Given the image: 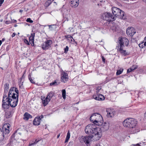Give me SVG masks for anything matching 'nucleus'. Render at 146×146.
Segmentation results:
<instances>
[{"label":"nucleus","instance_id":"obj_1","mask_svg":"<svg viewBox=\"0 0 146 146\" xmlns=\"http://www.w3.org/2000/svg\"><path fill=\"white\" fill-rule=\"evenodd\" d=\"M3 97H5L8 104H10L12 107H15L18 101L19 91L16 88H11L8 94V97L6 94H4Z\"/></svg>","mask_w":146,"mask_h":146},{"label":"nucleus","instance_id":"obj_2","mask_svg":"<svg viewBox=\"0 0 146 146\" xmlns=\"http://www.w3.org/2000/svg\"><path fill=\"white\" fill-rule=\"evenodd\" d=\"M85 131L88 134L91 135L94 137V141L99 139L102 134L100 129L96 127L94 124H89L86 126Z\"/></svg>","mask_w":146,"mask_h":146},{"label":"nucleus","instance_id":"obj_3","mask_svg":"<svg viewBox=\"0 0 146 146\" xmlns=\"http://www.w3.org/2000/svg\"><path fill=\"white\" fill-rule=\"evenodd\" d=\"M136 120L133 118H127L125 119L123 122L124 126L130 128H134L137 124Z\"/></svg>","mask_w":146,"mask_h":146},{"label":"nucleus","instance_id":"obj_4","mask_svg":"<svg viewBox=\"0 0 146 146\" xmlns=\"http://www.w3.org/2000/svg\"><path fill=\"white\" fill-rule=\"evenodd\" d=\"M112 11L113 14L115 17H119V18L125 19L126 17L125 16V13L119 8L115 7H113L112 8Z\"/></svg>","mask_w":146,"mask_h":146},{"label":"nucleus","instance_id":"obj_5","mask_svg":"<svg viewBox=\"0 0 146 146\" xmlns=\"http://www.w3.org/2000/svg\"><path fill=\"white\" fill-rule=\"evenodd\" d=\"M10 126L9 123L5 124L3 126L2 130L0 128V141H2L4 139V134H8L9 132V128Z\"/></svg>","mask_w":146,"mask_h":146},{"label":"nucleus","instance_id":"obj_6","mask_svg":"<svg viewBox=\"0 0 146 146\" xmlns=\"http://www.w3.org/2000/svg\"><path fill=\"white\" fill-rule=\"evenodd\" d=\"M119 44L117 46L124 47L127 46L129 44L128 40L125 37H119L118 38Z\"/></svg>","mask_w":146,"mask_h":146},{"label":"nucleus","instance_id":"obj_7","mask_svg":"<svg viewBox=\"0 0 146 146\" xmlns=\"http://www.w3.org/2000/svg\"><path fill=\"white\" fill-rule=\"evenodd\" d=\"M103 19L104 20L110 22L112 20H115L116 17H114L112 14L110 13L106 12L104 13L103 15Z\"/></svg>","mask_w":146,"mask_h":146},{"label":"nucleus","instance_id":"obj_8","mask_svg":"<svg viewBox=\"0 0 146 146\" xmlns=\"http://www.w3.org/2000/svg\"><path fill=\"white\" fill-rule=\"evenodd\" d=\"M52 42L51 40H48L45 41L43 43L42 45V47L43 49L47 50L51 47V45L52 44Z\"/></svg>","mask_w":146,"mask_h":146},{"label":"nucleus","instance_id":"obj_9","mask_svg":"<svg viewBox=\"0 0 146 146\" xmlns=\"http://www.w3.org/2000/svg\"><path fill=\"white\" fill-rule=\"evenodd\" d=\"M135 33V30L133 27H129L127 28L126 33L128 36L132 37Z\"/></svg>","mask_w":146,"mask_h":146},{"label":"nucleus","instance_id":"obj_10","mask_svg":"<svg viewBox=\"0 0 146 146\" xmlns=\"http://www.w3.org/2000/svg\"><path fill=\"white\" fill-rule=\"evenodd\" d=\"M82 139L84 142L87 145L89 144L90 141L93 140L92 139L94 140V137L91 136H82Z\"/></svg>","mask_w":146,"mask_h":146},{"label":"nucleus","instance_id":"obj_11","mask_svg":"<svg viewBox=\"0 0 146 146\" xmlns=\"http://www.w3.org/2000/svg\"><path fill=\"white\" fill-rule=\"evenodd\" d=\"M99 117H98V118H97L96 120L95 123H94V124H96L99 126H101L103 124V118L101 115H99Z\"/></svg>","mask_w":146,"mask_h":146},{"label":"nucleus","instance_id":"obj_12","mask_svg":"<svg viewBox=\"0 0 146 146\" xmlns=\"http://www.w3.org/2000/svg\"><path fill=\"white\" fill-rule=\"evenodd\" d=\"M68 79V76L67 74L64 72H63L61 74V81L64 82H65Z\"/></svg>","mask_w":146,"mask_h":146},{"label":"nucleus","instance_id":"obj_13","mask_svg":"<svg viewBox=\"0 0 146 146\" xmlns=\"http://www.w3.org/2000/svg\"><path fill=\"white\" fill-rule=\"evenodd\" d=\"M35 36V33H31V36L29 38V43L28 41V45H29V44H30L32 46H33L34 45V39Z\"/></svg>","mask_w":146,"mask_h":146},{"label":"nucleus","instance_id":"obj_14","mask_svg":"<svg viewBox=\"0 0 146 146\" xmlns=\"http://www.w3.org/2000/svg\"><path fill=\"white\" fill-rule=\"evenodd\" d=\"M5 97H3V102L2 104L3 108L4 109H8L10 106V104H8V102L6 100Z\"/></svg>","mask_w":146,"mask_h":146},{"label":"nucleus","instance_id":"obj_15","mask_svg":"<svg viewBox=\"0 0 146 146\" xmlns=\"http://www.w3.org/2000/svg\"><path fill=\"white\" fill-rule=\"evenodd\" d=\"M106 112H107V116L108 117H112L115 113V111H113V109H111L109 108L107 109Z\"/></svg>","mask_w":146,"mask_h":146},{"label":"nucleus","instance_id":"obj_16","mask_svg":"<svg viewBox=\"0 0 146 146\" xmlns=\"http://www.w3.org/2000/svg\"><path fill=\"white\" fill-rule=\"evenodd\" d=\"M79 3V0H71L70 2V5L72 7H77Z\"/></svg>","mask_w":146,"mask_h":146},{"label":"nucleus","instance_id":"obj_17","mask_svg":"<svg viewBox=\"0 0 146 146\" xmlns=\"http://www.w3.org/2000/svg\"><path fill=\"white\" fill-rule=\"evenodd\" d=\"M92 97L93 98L97 100H102L104 99V96L101 94H100L98 96L94 95Z\"/></svg>","mask_w":146,"mask_h":146},{"label":"nucleus","instance_id":"obj_18","mask_svg":"<svg viewBox=\"0 0 146 146\" xmlns=\"http://www.w3.org/2000/svg\"><path fill=\"white\" fill-rule=\"evenodd\" d=\"M40 117H36L33 120V123L35 125H40Z\"/></svg>","mask_w":146,"mask_h":146},{"label":"nucleus","instance_id":"obj_19","mask_svg":"<svg viewBox=\"0 0 146 146\" xmlns=\"http://www.w3.org/2000/svg\"><path fill=\"white\" fill-rule=\"evenodd\" d=\"M123 47L121 46H116V48L117 50L120 53L124 55H126L127 54L126 53V50H123Z\"/></svg>","mask_w":146,"mask_h":146},{"label":"nucleus","instance_id":"obj_20","mask_svg":"<svg viewBox=\"0 0 146 146\" xmlns=\"http://www.w3.org/2000/svg\"><path fill=\"white\" fill-rule=\"evenodd\" d=\"M12 110L9 109H8L5 112V116L7 118H8L12 116Z\"/></svg>","mask_w":146,"mask_h":146},{"label":"nucleus","instance_id":"obj_21","mask_svg":"<svg viewBox=\"0 0 146 146\" xmlns=\"http://www.w3.org/2000/svg\"><path fill=\"white\" fill-rule=\"evenodd\" d=\"M24 76L23 75L21 78L19 80V85L20 88H22L23 87V83L24 81Z\"/></svg>","mask_w":146,"mask_h":146},{"label":"nucleus","instance_id":"obj_22","mask_svg":"<svg viewBox=\"0 0 146 146\" xmlns=\"http://www.w3.org/2000/svg\"><path fill=\"white\" fill-rule=\"evenodd\" d=\"M42 104L44 105V106H46L48 104L49 102L50 101V100L47 97H46L44 100H43L42 99Z\"/></svg>","mask_w":146,"mask_h":146},{"label":"nucleus","instance_id":"obj_23","mask_svg":"<svg viewBox=\"0 0 146 146\" xmlns=\"http://www.w3.org/2000/svg\"><path fill=\"white\" fill-rule=\"evenodd\" d=\"M95 113H94L90 116V121H92V122L93 123H95L96 121V115H95Z\"/></svg>","mask_w":146,"mask_h":146},{"label":"nucleus","instance_id":"obj_24","mask_svg":"<svg viewBox=\"0 0 146 146\" xmlns=\"http://www.w3.org/2000/svg\"><path fill=\"white\" fill-rule=\"evenodd\" d=\"M4 94H5L7 93L8 91L9 90V85L8 84H7V83H6L5 84L4 86Z\"/></svg>","mask_w":146,"mask_h":146},{"label":"nucleus","instance_id":"obj_25","mask_svg":"<svg viewBox=\"0 0 146 146\" xmlns=\"http://www.w3.org/2000/svg\"><path fill=\"white\" fill-rule=\"evenodd\" d=\"M54 94V93L52 92H50L48 94L47 97L50 100L51 98L53 96Z\"/></svg>","mask_w":146,"mask_h":146},{"label":"nucleus","instance_id":"obj_26","mask_svg":"<svg viewBox=\"0 0 146 146\" xmlns=\"http://www.w3.org/2000/svg\"><path fill=\"white\" fill-rule=\"evenodd\" d=\"M103 128L105 130H107L109 129L108 123L105 122L104 124L102 125Z\"/></svg>","mask_w":146,"mask_h":146},{"label":"nucleus","instance_id":"obj_27","mask_svg":"<svg viewBox=\"0 0 146 146\" xmlns=\"http://www.w3.org/2000/svg\"><path fill=\"white\" fill-rule=\"evenodd\" d=\"M66 92L65 89H63L62 90V95L63 98L65 99L66 98Z\"/></svg>","mask_w":146,"mask_h":146},{"label":"nucleus","instance_id":"obj_28","mask_svg":"<svg viewBox=\"0 0 146 146\" xmlns=\"http://www.w3.org/2000/svg\"><path fill=\"white\" fill-rule=\"evenodd\" d=\"M123 68H121L119 70H117L116 72L117 75H119L121 74L123 72Z\"/></svg>","mask_w":146,"mask_h":146},{"label":"nucleus","instance_id":"obj_29","mask_svg":"<svg viewBox=\"0 0 146 146\" xmlns=\"http://www.w3.org/2000/svg\"><path fill=\"white\" fill-rule=\"evenodd\" d=\"M39 140H37L36 139L35 142L33 143H29V146H31L32 145H36L39 141Z\"/></svg>","mask_w":146,"mask_h":146},{"label":"nucleus","instance_id":"obj_30","mask_svg":"<svg viewBox=\"0 0 146 146\" xmlns=\"http://www.w3.org/2000/svg\"><path fill=\"white\" fill-rule=\"evenodd\" d=\"M52 0H48L45 3V5L46 6H49L51 3L52 1Z\"/></svg>","mask_w":146,"mask_h":146},{"label":"nucleus","instance_id":"obj_31","mask_svg":"<svg viewBox=\"0 0 146 146\" xmlns=\"http://www.w3.org/2000/svg\"><path fill=\"white\" fill-rule=\"evenodd\" d=\"M23 118L25 121L27 120V112H26L24 114Z\"/></svg>","mask_w":146,"mask_h":146},{"label":"nucleus","instance_id":"obj_32","mask_svg":"<svg viewBox=\"0 0 146 146\" xmlns=\"http://www.w3.org/2000/svg\"><path fill=\"white\" fill-rule=\"evenodd\" d=\"M58 83L56 81H55L54 82L51 83L50 85L51 86H55L58 85Z\"/></svg>","mask_w":146,"mask_h":146},{"label":"nucleus","instance_id":"obj_33","mask_svg":"<svg viewBox=\"0 0 146 146\" xmlns=\"http://www.w3.org/2000/svg\"><path fill=\"white\" fill-rule=\"evenodd\" d=\"M29 80L30 81V82L32 83H34L35 82L33 80V79H32V78L31 77H30V75H29Z\"/></svg>","mask_w":146,"mask_h":146},{"label":"nucleus","instance_id":"obj_34","mask_svg":"<svg viewBox=\"0 0 146 146\" xmlns=\"http://www.w3.org/2000/svg\"><path fill=\"white\" fill-rule=\"evenodd\" d=\"M68 46H66V48L64 49V52L65 53H66L68 50Z\"/></svg>","mask_w":146,"mask_h":146},{"label":"nucleus","instance_id":"obj_35","mask_svg":"<svg viewBox=\"0 0 146 146\" xmlns=\"http://www.w3.org/2000/svg\"><path fill=\"white\" fill-rule=\"evenodd\" d=\"M143 42L139 44V46L140 48H143L144 47V46L143 45Z\"/></svg>","mask_w":146,"mask_h":146},{"label":"nucleus","instance_id":"obj_36","mask_svg":"<svg viewBox=\"0 0 146 146\" xmlns=\"http://www.w3.org/2000/svg\"><path fill=\"white\" fill-rule=\"evenodd\" d=\"M95 115H96L95 116V118L96 120L97 119V118H98V117H99V115H101L100 114L98 113H95Z\"/></svg>","mask_w":146,"mask_h":146},{"label":"nucleus","instance_id":"obj_37","mask_svg":"<svg viewBox=\"0 0 146 146\" xmlns=\"http://www.w3.org/2000/svg\"><path fill=\"white\" fill-rule=\"evenodd\" d=\"M70 137V133L68 131L67 133L66 138L69 139Z\"/></svg>","mask_w":146,"mask_h":146},{"label":"nucleus","instance_id":"obj_38","mask_svg":"<svg viewBox=\"0 0 146 146\" xmlns=\"http://www.w3.org/2000/svg\"><path fill=\"white\" fill-rule=\"evenodd\" d=\"M133 70L131 68H129V69H128L127 70V73H128L130 72H132Z\"/></svg>","mask_w":146,"mask_h":146},{"label":"nucleus","instance_id":"obj_39","mask_svg":"<svg viewBox=\"0 0 146 146\" xmlns=\"http://www.w3.org/2000/svg\"><path fill=\"white\" fill-rule=\"evenodd\" d=\"M66 37L69 40L70 38L73 39V38L70 35H68Z\"/></svg>","mask_w":146,"mask_h":146},{"label":"nucleus","instance_id":"obj_40","mask_svg":"<svg viewBox=\"0 0 146 146\" xmlns=\"http://www.w3.org/2000/svg\"><path fill=\"white\" fill-rule=\"evenodd\" d=\"M132 69V70L133 71L134 70H135L137 68V67H136V66H133L132 67H131Z\"/></svg>","mask_w":146,"mask_h":146},{"label":"nucleus","instance_id":"obj_41","mask_svg":"<svg viewBox=\"0 0 146 146\" xmlns=\"http://www.w3.org/2000/svg\"><path fill=\"white\" fill-rule=\"evenodd\" d=\"M33 22V21L31 20L30 18H28V22L32 23Z\"/></svg>","mask_w":146,"mask_h":146},{"label":"nucleus","instance_id":"obj_42","mask_svg":"<svg viewBox=\"0 0 146 146\" xmlns=\"http://www.w3.org/2000/svg\"><path fill=\"white\" fill-rule=\"evenodd\" d=\"M102 61L104 63H105V59L104 58V57L103 56H102Z\"/></svg>","mask_w":146,"mask_h":146},{"label":"nucleus","instance_id":"obj_43","mask_svg":"<svg viewBox=\"0 0 146 146\" xmlns=\"http://www.w3.org/2000/svg\"><path fill=\"white\" fill-rule=\"evenodd\" d=\"M48 26L49 27V29L50 30H53V29L52 27V25H49Z\"/></svg>","mask_w":146,"mask_h":146},{"label":"nucleus","instance_id":"obj_44","mask_svg":"<svg viewBox=\"0 0 146 146\" xmlns=\"http://www.w3.org/2000/svg\"><path fill=\"white\" fill-rule=\"evenodd\" d=\"M145 39L146 40V41L144 42H143V45L144 46V47L145 46H146V37H145Z\"/></svg>","mask_w":146,"mask_h":146},{"label":"nucleus","instance_id":"obj_45","mask_svg":"<svg viewBox=\"0 0 146 146\" xmlns=\"http://www.w3.org/2000/svg\"><path fill=\"white\" fill-rule=\"evenodd\" d=\"M23 40L25 43L26 44H27V40L25 38H24Z\"/></svg>","mask_w":146,"mask_h":146},{"label":"nucleus","instance_id":"obj_46","mask_svg":"<svg viewBox=\"0 0 146 146\" xmlns=\"http://www.w3.org/2000/svg\"><path fill=\"white\" fill-rule=\"evenodd\" d=\"M32 117L31 115L28 113V119H29V118H31Z\"/></svg>","mask_w":146,"mask_h":146},{"label":"nucleus","instance_id":"obj_47","mask_svg":"<svg viewBox=\"0 0 146 146\" xmlns=\"http://www.w3.org/2000/svg\"><path fill=\"white\" fill-rule=\"evenodd\" d=\"M4 0H0V4L1 5L4 2Z\"/></svg>","mask_w":146,"mask_h":146},{"label":"nucleus","instance_id":"obj_48","mask_svg":"<svg viewBox=\"0 0 146 146\" xmlns=\"http://www.w3.org/2000/svg\"><path fill=\"white\" fill-rule=\"evenodd\" d=\"M69 139H67L66 138L65 143H67V142H68Z\"/></svg>","mask_w":146,"mask_h":146},{"label":"nucleus","instance_id":"obj_49","mask_svg":"<svg viewBox=\"0 0 146 146\" xmlns=\"http://www.w3.org/2000/svg\"><path fill=\"white\" fill-rule=\"evenodd\" d=\"M39 117H40V120L42 118H43V116L42 115H41L40 116H39Z\"/></svg>","mask_w":146,"mask_h":146},{"label":"nucleus","instance_id":"obj_50","mask_svg":"<svg viewBox=\"0 0 146 146\" xmlns=\"http://www.w3.org/2000/svg\"><path fill=\"white\" fill-rule=\"evenodd\" d=\"M15 35V33H13L12 35V37H14Z\"/></svg>","mask_w":146,"mask_h":146},{"label":"nucleus","instance_id":"obj_51","mask_svg":"<svg viewBox=\"0 0 146 146\" xmlns=\"http://www.w3.org/2000/svg\"><path fill=\"white\" fill-rule=\"evenodd\" d=\"M95 146H100V145L98 143Z\"/></svg>","mask_w":146,"mask_h":146},{"label":"nucleus","instance_id":"obj_52","mask_svg":"<svg viewBox=\"0 0 146 146\" xmlns=\"http://www.w3.org/2000/svg\"><path fill=\"white\" fill-rule=\"evenodd\" d=\"M69 144L70 145H72V142H70L69 143Z\"/></svg>","mask_w":146,"mask_h":146},{"label":"nucleus","instance_id":"obj_53","mask_svg":"<svg viewBox=\"0 0 146 146\" xmlns=\"http://www.w3.org/2000/svg\"><path fill=\"white\" fill-rule=\"evenodd\" d=\"M5 23L7 24H9V23H8V21H6L5 22Z\"/></svg>","mask_w":146,"mask_h":146},{"label":"nucleus","instance_id":"obj_54","mask_svg":"<svg viewBox=\"0 0 146 146\" xmlns=\"http://www.w3.org/2000/svg\"><path fill=\"white\" fill-rule=\"evenodd\" d=\"M60 136V134H59L57 136V138H58Z\"/></svg>","mask_w":146,"mask_h":146},{"label":"nucleus","instance_id":"obj_55","mask_svg":"<svg viewBox=\"0 0 146 146\" xmlns=\"http://www.w3.org/2000/svg\"><path fill=\"white\" fill-rule=\"evenodd\" d=\"M17 135V133H15V134H13V135H12V136H14V135Z\"/></svg>","mask_w":146,"mask_h":146},{"label":"nucleus","instance_id":"obj_56","mask_svg":"<svg viewBox=\"0 0 146 146\" xmlns=\"http://www.w3.org/2000/svg\"><path fill=\"white\" fill-rule=\"evenodd\" d=\"M72 40H74L73 38V39L70 38L69 39V40H70L71 41H72Z\"/></svg>","mask_w":146,"mask_h":146},{"label":"nucleus","instance_id":"obj_57","mask_svg":"<svg viewBox=\"0 0 146 146\" xmlns=\"http://www.w3.org/2000/svg\"><path fill=\"white\" fill-rule=\"evenodd\" d=\"M145 116L146 118V111L145 112Z\"/></svg>","mask_w":146,"mask_h":146},{"label":"nucleus","instance_id":"obj_58","mask_svg":"<svg viewBox=\"0 0 146 146\" xmlns=\"http://www.w3.org/2000/svg\"><path fill=\"white\" fill-rule=\"evenodd\" d=\"M136 145L137 146H141L139 144H137Z\"/></svg>","mask_w":146,"mask_h":146},{"label":"nucleus","instance_id":"obj_59","mask_svg":"<svg viewBox=\"0 0 146 146\" xmlns=\"http://www.w3.org/2000/svg\"><path fill=\"white\" fill-rule=\"evenodd\" d=\"M23 11L22 10H20V11H19V12H22Z\"/></svg>","mask_w":146,"mask_h":146},{"label":"nucleus","instance_id":"obj_60","mask_svg":"<svg viewBox=\"0 0 146 146\" xmlns=\"http://www.w3.org/2000/svg\"><path fill=\"white\" fill-rule=\"evenodd\" d=\"M4 40H5V39H4V38H3V39H2V40H1V41H4Z\"/></svg>","mask_w":146,"mask_h":146},{"label":"nucleus","instance_id":"obj_61","mask_svg":"<svg viewBox=\"0 0 146 146\" xmlns=\"http://www.w3.org/2000/svg\"><path fill=\"white\" fill-rule=\"evenodd\" d=\"M14 21L15 23H16L17 22V21L16 20H14Z\"/></svg>","mask_w":146,"mask_h":146},{"label":"nucleus","instance_id":"obj_62","mask_svg":"<svg viewBox=\"0 0 146 146\" xmlns=\"http://www.w3.org/2000/svg\"><path fill=\"white\" fill-rule=\"evenodd\" d=\"M142 0L144 2H146V0Z\"/></svg>","mask_w":146,"mask_h":146},{"label":"nucleus","instance_id":"obj_63","mask_svg":"<svg viewBox=\"0 0 146 146\" xmlns=\"http://www.w3.org/2000/svg\"><path fill=\"white\" fill-rule=\"evenodd\" d=\"M79 102H78L76 103V104H79Z\"/></svg>","mask_w":146,"mask_h":146},{"label":"nucleus","instance_id":"obj_64","mask_svg":"<svg viewBox=\"0 0 146 146\" xmlns=\"http://www.w3.org/2000/svg\"><path fill=\"white\" fill-rule=\"evenodd\" d=\"M26 21L27 22V19L26 20Z\"/></svg>","mask_w":146,"mask_h":146}]
</instances>
